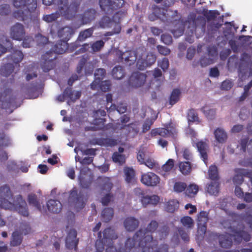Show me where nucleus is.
Wrapping results in <instances>:
<instances>
[{"mask_svg":"<svg viewBox=\"0 0 252 252\" xmlns=\"http://www.w3.org/2000/svg\"><path fill=\"white\" fill-rule=\"evenodd\" d=\"M146 77V75L143 73L133 72L128 79V84L133 88L140 87L145 84Z\"/></svg>","mask_w":252,"mask_h":252,"instance_id":"obj_11","label":"nucleus"},{"mask_svg":"<svg viewBox=\"0 0 252 252\" xmlns=\"http://www.w3.org/2000/svg\"><path fill=\"white\" fill-rule=\"evenodd\" d=\"M159 177L153 172H149L142 174L141 175V183L148 187H155L160 182Z\"/></svg>","mask_w":252,"mask_h":252,"instance_id":"obj_13","label":"nucleus"},{"mask_svg":"<svg viewBox=\"0 0 252 252\" xmlns=\"http://www.w3.org/2000/svg\"><path fill=\"white\" fill-rule=\"evenodd\" d=\"M35 40L38 46H42L47 44L48 42V38L41 34H38L35 36Z\"/></svg>","mask_w":252,"mask_h":252,"instance_id":"obj_57","label":"nucleus"},{"mask_svg":"<svg viewBox=\"0 0 252 252\" xmlns=\"http://www.w3.org/2000/svg\"><path fill=\"white\" fill-rule=\"evenodd\" d=\"M113 22V16L111 19L106 15L103 16L98 22L99 27L103 29L111 27Z\"/></svg>","mask_w":252,"mask_h":252,"instance_id":"obj_43","label":"nucleus"},{"mask_svg":"<svg viewBox=\"0 0 252 252\" xmlns=\"http://www.w3.org/2000/svg\"><path fill=\"white\" fill-rule=\"evenodd\" d=\"M13 4L19 9L13 13V17L19 20H34L38 15L37 0H13Z\"/></svg>","mask_w":252,"mask_h":252,"instance_id":"obj_4","label":"nucleus"},{"mask_svg":"<svg viewBox=\"0 0 252 252\" xmlns=\"http://www.w3.org/2000/svg\"><path fill=\"white\" fill-rule=\"evenodd\" d=\"M25 28L22 24L16 23L10 28V35L14 40H22L25 36Z\"/></svg>","mask_w":252,"mask_h":252,"instance_id":"obj_14","label":"nucleus"},{"mask_svg":"<svg viewBox=\"0 0 252 252\" xmlns=\"http://www.w3.org/2000/svg\"><path fill=\"white\" fill-rule=\"evenodd\" d=\"M248 143L249 144H252V139L249 140L248 137H245L240 140V145L241 146V150L243 152H245L246 151Z\"/></svg>","mask_w":252,"mask_h":252,"instance_id":"obj_59","label":"nucleus"},{"mask_svg":"<svg viewBox=\"0 0 252 252\" xmlns=\"http://www.w3.org/2000/svg\"><path fill=\"white\" fill-rule=\"evenodd\" d=\"M28 200L30 205L35 207L38 210L41 211V205L36 194L33 193L29 194Z\"/></svg>","mask_w":252,"mask_h":252,"instance_id":"obj_40","label":"nucleus"},{"mask_svg":"<svg viewBox=\"0 0 252 252\" xmlns=\"http://www.w3.org/2000/svg\"><path fill=\"white\" fill-rule=\"evenodd\" d=\"M25 228H22L21 232L14 231L12 234V238L10 241V245L13 247L19 246L22 242V234L27 235L31 231V227L29 224L25 226Z\"/></svg>","mask_w":252,"mask_h":252,"instance_id":"obj_18","label":"nucleus"},{"mask_svg":"<svg viewBox=\"0 0 252 252\" xmlns=\"http://www.w3.org/2000/svg\"><path fill=\"white\" fill-rule=\"evenodd\" d=\"M181 92L179 89H174L172 91L169 98V104L172 106L180 99Z\"/></svg>","mask_w":252,"mask_h":252,"instance_id":"obj_37","label":"nucleus"},{"mask_svg":"<svg viewBox=\"0 0 252 252\" xmlns=\"http://www.w3.org/2000/svg\"><path fill=\"white\" fill-rule=\"evenodd\" d=\"M114 210L111 208H105L102 212V220L103 221L108 222L113 217Z\"/></svg>","mask_w":252,"mask_h":252,"instance_id":"obj_42","label":"nucleus"},{"mask_svg":"<svg viewBox=\"0 0 252 252\" xmlns=\"http://www.w3.org/2000/svg\"><path fill=\"white\" fill-rule=\"evenodd\" d=\"M82 0H71L70 4H68V0H42L43 3L46 5H50L53 3L57 4L61 15L68 20L76 16Z\"/></svg>","mask_w":252,"mask_h":252,"instance_id":"obj_5","label":"nucleus"},{"mask_svg":"<svg viewBox=\"0 0 252 252\" xmlns=\"http://www.w3.org/2000/svg\"><path fill=\"white\" fill-rule=\"evenodd\" d=\"M86 201L84 194L81 191L78 192L76 188L74 187L70 191L68 198V204L73 206L77 211L85 207Z\"/></svg>","mask_w":252,"mask_h":252,"instance_id":"obj_6","label":"nucleus"},{"mask_svg":"<svg viewBox=\"0 0 252 252\" xmlns=\"http://www.w3.org/2000/svg\"><path fill=\"white\" fill-rule=\"evenodd\" d=\"M64 94H66V98L68 99L67 103L70 105V103L75 102L76 100L80 97L81 93L80 91H77L74 94V92L72 90V89L67 87L64 90Z\"/></svg>","mask_w":252,"mask_h":252,"instance_id":"obj_28","label":"nucleus"},{"mask_svg":"<svg viewBox=\"0 0 252 252\" xmlns=\"http://www.w3.org/2000/svg\"><path fill=\"white\" fill-rule=\"evenodd\" d=\"M187 184L182 182H176L173 187L174 190L177 193H180L184 191L185 192Z\"/></svg>","mask_w":252,"mask_h":252,"instance_id":"obj_54","label":"nucleus"},{"mask_svg":"<svg viewBox=\"0 0 252 252\" xmlns=\"http://www.w3.org/2000/svg\"><path fill=\"white\" fill-rule=\"evenodd\" d=\"M103 234V237L101 238V232H98V239L95 242L96 252H103L104 249L105 240L107 241V240L108 239L109 242H110L112 239H117L118 238V236L114 230L110 227L105 229Z\"/></svg>","mask_w":252,"mask_h":252,"instance_id":"obj_7","label":"nucleus"},{"mask_svg":"<svg viewBox=\"0 0 252 252\" xmlns=\"http://www.w3.org/2000/svg\"><path fill=\"white\" fill-rule=\"evenodd\" d=\"M196 147L200 154L201 158L206 164L208 160V145L202 140H200L195 143Z\"/></svg>","mask_w":252,"mask_h":252,"instance_id":"obj_22","label":"nucleus"},{"mask_svg":"<svg viewBox=\"0 0 252 252\" xmlns=\"http://www.w3.org/2000/svg\"><path fill=\"white\" fill-rule=\"evenodd\" d=\"M232 237L233 238L234 242L239 245L241 244L243 241L248 242L251 240V234L247 231L244 229L237 230L234 229L232 230Z\"/></svg>","mask_w":252,"mask_h":252,"instance_id":"obj_17","label":"nucleus"},{"mask_svg":"<svg viewBox=\"0 0 252 252\" xmlns=\"http://www.w3.org/2000/svg\"><path fill=\"white\" fill-rule=\"evenodd\" d=\"M151 133L152 136L160 135L161 136L166 137L172 134V132L171 130L167 128H158L152 129L151 131Z\"/></svg>","mask_w":252,"mask_h":252,"instance_id":"obj_31","label":"nucleus"},{"mask_svg":"<svg viewBox=\"0 0 252 252\" xmlns=\"http://www.w3.org/2000/svg\"><path fill=\"white\" fill-rule=\"evenodd\" d=\"M120 129H126L127 131V134L132 133L133 135H136L139 132V128L134 123H130L126 125H123Z\"/></svg>","mask_w":252,"mask_h":252,"instance_id":"obj_44","label":"nucleus"},{"mask_svg":"<svg viewBox=\"0 0 252 252\" xmlns=\"http://www.w3.org/2000/svg\"><path fill=\"white\" fill-rule=\"evenodd\" d=\"M61 15V14L59 9H58V10L55 13L43 16V20L48 23H50L57 20Z\"/></svg>","mask_w":252,"mask_h":252,"instance_id":"obj_51","label":"nucleus"},{"mask_svg":"<svg viewBox=\"0 0 252 252\" xmlns=\"http://www.w3.org/2000/svg\"><path fill=\"white\" fill-rule=\"evenodd\" d=\"M209 213L202 211L197 215V232L201 236H204L207 231V223L209 220Z\"/></svg>","mask_w":252,"mask_h":252,"instance_id":"obj_12","label":"nucleus"},{"mask_svg":"<svg viewBox=\"0 0 252 252\" xmlns=\"http://www.w3.org/2000/svg\"><path fill=\"white\" fill-rule=\"evenodd\" d=\"M74 29L72 27L65 26L59 29L58 31V36L61 40L67 41L74 33Z\"/></svg>","mask_w":252,"mask_h":252,"instance_id":"obj_24","label":"nucleus"},{"mask_svg":"<svg viewBox=\"0 0 252 252\" xmlns=\"http://www.w3.org/2000/svg\"><path fill=\"white\" fill-rule=\"evenodd\" d=\"M206 188L207 191L210 194L217 195L220 190V183L219 181H212Z\"/></svg>","mask_w":252,"mask_h":252,"instance_id":"obj_34","label":"nucleus"},{"mask_svg":"<svg viewBox=\"0 0 252 252\" xmlns=\"http://www.w3.org/2000/svg\"><path fill=\"white\" fill-rule=\"evenodd\" d=\"M126 11L125 10H121L117 11L113 15V21L115 23V25L112 31L115 34H118L121 32V27L120 25V22L121 19L124 18L126 15Z\"/></svg>","mask_w":252,"mask_h":252,"instance_id":"obj_21","label":"nucleus"},{"mask_svg":"<svg viewBox=\"0 0 252 252\" xmlns=\"http://www.w3.org/2000/svg\"><path fill=\"white\" fill-rule=\"evenodd\" d=\"M138 52L127 51L125 53L120 50L116 51V55L117 57L118 62H124L131 65L133 64L137 59L136 67L139 70H144L146 67L151 66L156 61V56L152 53H149L146 55L145 59L142 58L143 55L138 58Z\"/></svg>","mask_w":252,"mask_h":252,"instance_id":"obj_3","label":"nucleus"},{"mask_svg":"<svg viewBox=\"0 0 252 252\" xmlns=\"http://www.w3.org/2000/svg\"><path fill=\"white\" fill-rule=\"evenodd\" d=\"M174 166V160L173 159H169L162 166V169L165 172L170 171Z\"/></svg>","mask_w":252,"mask_h":252,"instance_id":"obj_56","label":"nucleus"},{"mask_svg":"<svg viewBox=\"0 0 252 252\" xmlns=\"http://www.w3.org/2000/svg\"><path fill=\"white\" fill-rule=\"evenodd\" d=\"M10 12V8L9 4H3L0 5V15H7Z\"/></svg>","mask_w":252,"mask_h":252,"instance_id":"obj_64","label":"nucleus"},{"mask_svg":"<svg viewBox=\"0 0 252 252\" xmlns=\"http://www.w3.org/2000/svg\"><path fill=\"white\" fill-rule=\"evenodd\" d=\"M111 86V83L110 80L101 81L96 89L99 88L102 91L106 92L110 90Z\"/></svg>","mask_w":252,"mask_h":252,"instance_id":"obj_55","label":"nucleus"},{"mask_svg":"<svg viewBox=\"0 0 252 252\" xmlns=\"http://www.w3.org/2000/svg\"><path fill=\"white\" fill-rule=\"evenodd\" d=\"M112 75L115 79L120 80L122 79L125 75L124 67L121 66H116L112 69Z\"/></svg>","mask_w":252,"mask_h":252,"instance_id":"obj_36","label":"nucleus"},{"mask_svg":"<svg viewBox=\"0 0 252 252\" xmlns=\"http://www.w3.org/2000/svg\"><path fill=\"white\" fill-rule=\"evenodd\" d=\"M141 230L138 231L133 237L126 241V248L132 252H168V245L163 244L157 248L158 241L152 235H145Z\"/></svg>","mask_w":252,"mask_h":252,"instance_id":"obj_1","label":"nucleus"},{"mask_svg":"<svg viewBox=\"0 0 252 252\" xmlns=\"http://www.w3.org/2000/svg\"><path fill=\"white\" fill-rule=\"evenodd\" d=\"M99 144L106 147H113L117 144L116 139L112 138H102L99 139Z\"/></svg>","mask_w":252,"mask_h":252,"instance_id":"obj_46","label":"nucleus"},{"mask_svg":"<svg viewBox=\"0 0 252 252\" xmlns=\"http://www.w3.org/2000/svg\"><path fill=\"white\" fill-rule=\"evenodd\" d=\"M179 167L180 172L185 175L189 174L191 170L190 162L188 161H182L179 163Z\"/></svg>","mask_w":252,"mask_h":252,"instance_id":"obj_39","label":"nucleus"},{"mask_svg":"<svg viewBox=\"0 0 252 252\" xmlns=\"http://www.w3.org/2000/svg\"><path fill=\"white\" fill-rule=\"evenodd\" d=\"M125 3L124 0H99L101 9L107 14H112L121 8Z\"/></svg>","mask_w":252,"mask_h":252,"instance_id":"obj_9","label":"nucleus"},{"mask_svg":"<svg viewBox=\"0 0 252 252\" xmlns=\"http://www.w3.org/2000/svg\"><path fill=\"white\" fill-rule=\"evenodd\" d=\"M180 221L183 225L186 228H191L193 226V220L190 217H183L181 219Z\"/></svg>","mask_w":252,"mask_h":252,"instance_id":"obj_53","label":"nucleus"},{"mask_svg":"<svg viewBox=\"0 0 252 252\" xmlns=\"http://www.w3.org/2000/svg\"><path fill=\"white\" fill-rule=\"evenodd\" d=\"M11 92V90L9 88L5 89L3 93L0 92V106L2 109H7L10 106L9 101H4L3 99L9 95Z\"/></svg>","mask_w":252,"mask_h":252,"instance_id":"obj_32","label":"nucleus"},{"mask_svg":"<svg viewBox=\"0 0 252 252\" xmlns=\"http://www.w3.org/2000/svg\"><path fill=\"white\" fill-rule=\"evenodd\" d=\"M208 175L212 181H219V177L217 167L216 165H211L208 170Z\"/></svg>","mask_w":252,"mask_h":252,"instance_id":"obj_49","label":"nucleus"},{"mask_svg":"<svg viewBox=\"0 0 252 252\" xmlns=\"http://www.w3.org/2000/svg\"><path fill=\"white\" fill-rule=\"evenodd\" d=\"M178 231L182 239L185 242H189V233L182 227H179Z\"/></svg>","mask_w":252,"mask_h":252,"instance_id":"obj_62","label":"nucleus"},{"mask_svg":"<svg viewBox=\"0 0 252 252\" xmlns=\"http://www.w3.org/2000/svg\"><path fill=\"white\" fill-rule=\"evenodd\" d=\"M232 234H219L214 232L208 233V239L209 241L219 240V245L220 247L225 249L231 248L233 245Z\"/></svg>","mask_w":252,"mask_h":252,"instance_id":"obj_8","label":"nucleus"},{"mask_svg":"<svg viewBox=\"0 0 252 252\" xmlns=\"http://www.w3.org/2000/svg\"><path fill=\"white\" fill-rule=\"evenodd\" d=\"M179 208V202L176 199L169 200L165 205V210L169 213H173Z\"/></svg>","mask_w":252,"mask_h":252,"instance_id":"obj_45","label":"nucleus"},{"mask_svg":"<svg viewBox=\"0 0 252 252\" xmlns=\"http://www.w3.org/2000/svg\"><path fill=\"white\" fill-rule=\"evenodd\" d=\"M233 83L231 80L226 79L221 84V89L222 90H229L233 86Z\"/></svg>","mask_w":252,"mask_h":252,"instance_id":"obj_61","label":"nucleus"},{"mask_svg":"<svg viewBox=\"0 0 252 252\" xmlns=\"http://www.w3.org/2000/svg\"><path fill=\"white\" fill-rule=\"evenodd\" d=\"M158 226V222L156 220H152L151 222L148 225L147 228L143 230L141 229L138 231L141 230L143 233L146 234L145 235H150L148 233H153L155 232Z\"/></svg>","mask_w":252,"mask_h":252,"instance_id":"obj_48","label":"nucleus"},{"mask_svg":"<svg viewBox=\"0 0 252 252\" xmlns=\"http://www.w3.org/2000/svg\"><path fill=\"white\" fill-rule=\"evenodd\" d=\"M57 58L52 51H49L42 56L41 68L45 72H48L55 66L54 60Z\"/></svg>","mask_w":252,"mask_h":252,"instance_id":"obj_10","label":"nucleus"},{"mask_svg":"<svg viewBox=\"0 0 252 252\" xmlns=\"http://www.w3.org/2000/svg\"><path fill=\"white\" fill-rule=\"evenodd\" d=\"M77 231L74 229H71L67 233L65 239V245L68 249L77 250L78 239H77Z\"/></svg>","mask_w":252,"mask_h":252,"instance_id":"obj_20","label":"nucleus"},{"mask_svg":"<svg viewBox=\"0 0 252 252\" xmlns=\"http://www.w3.org/2000/svg\"><path fill=\"white\" fill-rule=\"evenodd\" d=\"M34 39L31 36H27L23 39L22 46L24 48H30L33 43Z\"/></svg>","mask_w":252,"mask_h":252,"instance_id":"obj_60","label":"nucleus"},{"mask_svg":"<svg viewBox=\"0 0 252 252\" xmlns=\"http://www.w3.org/2000/svg\"><path fill=\"white\" fill-rule=\"evenodd\" d=\"M235 175L233 178V181L236 185H240L244 182V177L252 178V172L247 169L236 168L234 170Z\"/></svg>","mask_w":252,"mask_h":252,"instance_id":"obj_15","label":"nucleus"},{"mask_svg":"<svg viewBox=\"0 0 252 252\" xmlns=\"http://www.w3.org/2000/svg\"><path fill=\"white\" fill-rule=\"evenodd\" d=\"M202 110L208 119L213 120L215 119L216 113V110L215 109L204 107L202 108Z\"/></svg>","mask_w":252,"mask_h":252,"instance_id":"obj_52","label":"nucleus"},{"mask_svg":"<svg viewBox=\"0 0 252 252\" xmlns=\"http://www.w3.org/2000/svg\"><path fill=\"white\" fill-rule=\"evenodd\" d=\"M47 207L50 212L57 214L61 212L62 205L57 200L50 199L47 202Z\"/></svg>","mask_w":252,"mask_h":252,"instance_id":"obj_27","label":"nucleus"},{"mask_svg":"<svg viewBox=\"0 0 252 252\" xmlns=\"http://www.w3.org/2000/svg\"><path fill=\"white\" fill-rule=\"evenodd\" d=\"M189 122H200L198 114L194 109H190L188 110L187 116Z\"/></svg>","mask_w":252,"mask_h":252,"instance_id":"obj_47","label":"nucleus"},{"mask_svg":"<svg viewBox=\"0 0 252 252\" xmlns=\"http://www.w3.org/2000/svg\"><path fill=\"white\" fill-rule=\"evenodd\" d=\"M199 190L198 186L194 184H190L187 188L185 190V194L189 197H194Z\"/></svg>","mask_w":252,"mask_h":252,"instance_id":"obj_35","label":"nucleus"},{"mask_svg":"<svg viewBox=\"0 0 252 252\" xmlns=\"http://www.w3.org/2000/svg\"><path fill=\"white\" fill-rule=\"evenodd\" d=\"M97 183L102 192H110L113 187V184L109 177H99L97 179Z\"/></svg>","mask_w":252,"mask_h":252,"instance_id":"obj_23","label":"nucleus"},{"mask_svg":"<svg viewBox=\"0 0 252 252\" xmlns=\"http://www.w3.org/2000/svg\"><path fill=\"white\" fill-rule=\"evenodd\" d=\"M216 140L219 143H224L227 138V135L224 130L221 128H217L214 131Z\"/></svg>","mask_w":252,"mask_h":252,"instance_id":"obj_33","label":"nucleus"},{"mask_svg":"<svg viewBox=\"0 0 252 252\" xmlns=\"http://www.w3.org/2000/svg\"><path fill=\"white\" fill-rule=\"evenodd\" d=\"M6 41L9 42L11 49H12L11 54L7 56L6 58L7 62L12 63L13 64V63H19L24 58V55L22 52L20 50L13 48L12 43L10 42L8 39H6Z\"/></svg>","mask_w":252,"mask_h":252,"instance_id":"obj_19","label":"nucleus"},{"mask_svg":"<svg viewBox=\"0 0 252 252\" xmlns=\"http://www.w3.org/2000/svg\"><path fill=\"white\" fill-rule=\"evenodd\" d=\"M97 14V11L94 8H87L80 14V21L83 25L89 24L95 19Z\"/></svg>","mask_w":252,"mask_h":252,"instance_id":"obj_16","label":"nucleus"},{"mask_svg":"<svg viewBox=\"0 0 252 252\" xmlns=\"http://www.w3.org/2000/svg\"><path fill=\"white\" fill-rule=\"evenodd\" d=\"M112 160L119 165H123L126 162V157L124 155L119 153L118 152H114L112 155Z\"/></svg>","mask_w":252,"mask_h":252,"instance_id":"obj_50","label":"nucleus"},{"mask_svg":"<svg viewBox=\"0 0 252 252\" xmlns=\"http://www.w3.org/2000/svg\"><path fill=\"white\" fill-rule=\"evenodd\" d=\"M68 43L66 41L59 40L53 47L52 51L54 55L63 54L68 48Z\"/></svg>","mask_w":252,"mask_h":252,"instance_id":"obj_26","label":"nucleus"},{"mask_svg":"<svg viewBox=\"0 0 252 252\" xmlns=\"http://www.w3.org/2000/svg\"><path fill=\"white\" fill-rule=\"evenodd\" d=\"M125 181L127 183H133L135 181V172L134 170L129 167L124 168Z\"/></svg>","mask_w":252,"mask_h":252,"instance_id":"obj_30","label":"nucleus"},{"mask_svg":"<svg viewBox=\"0 0 252 252\" xmlns=\"http://www.w3.org/2000/svg\"><path fill=\"white\" fill-rule=\"evenodd\" d=\"M14 65L10 63H7L0 68V74L3 76L7 77L9 76L14 70Z\"/></svg>","mask_w":252,"mask_h":252,"instance_id":"obj_38","label":"nucleus"},{"mask_svg":"<svg viewBox=\"0 0 252 252\" xmlns=\"http://www.w3.org/2000/svg\"><path fill=\"white\" fill-rule=\"evenodd\" d=\"M139 221L133 217L127 218L124 221V226L128 231H133L139 225Z\"/></svg>","mask_w":252,"mask_h":252,"instance_id":"obj_29","label":"nucleus"},{"mask_svg":"<svg viewBox=\"0 0 252 252\" xmlns=\"http://www.w3.org/2000/svg\"><path fill=\"white\" fill-rule=\"evenodd\" d=\"M161 41L166 45H170L173 41L172 37L169 34L164 33L161 36Z\"/></svg>","mask_w":252,"mask_h":252,"instance_id":"obj_63","label":"nucleus"},{"mask_svg":"<svg viewBox=\"0 0 252 252\" xmlns=\"http://www.w3.org/2000/svg\"><path fill=\"white\" fill-rule=\"evenodd\" d=\"M104 46V42L102 40H97L93 43L91 47L93 52L99 51Z\"/></svg>","mask_w":252,"mask_h":252,"instance_id":"obj_58","label":"nucleus"},{"mask_svg":"<svg viewBox=\"0 0 252 252\" xmlns=\"http://www.w3.org/2000/svg\"><path fill=\"white\" fill-rule=\"evenodd\" d=\"M12 198L13 194L8 185L0 187V207L4 209H15L23 217H28L29 212L27 204L22 196H16L11 202L10 200Z\"/></svg>","mask_w":252,"mask_h":252,"instance_id":"obj_2","label":"nucleus"},{"mask_svg":"<svg viewBox=\"0 0 252 252\" xmlns=\"http://www.w3.org/2000/svg\"><path fill=\"white\" fill-rule=\"evenodd\" d=\"M106 70L103 68H98L94 72V80L92 83L91 86L93 90H95L101 81L105 77Z\"/></svg>","mask_w":252,"mask_h":252,"instance_id":"obj_25","label":"nucleus"},{"mask_svg":"<svg viewBox=\"0 0 252 252\" xmlns=\"http://www.w3.org/2000/svg\"><path fill=\"white\" fill-rule=\"evenodd\" d=\"M94 30V27H91L81 31L79 33L78 39L79 41H83L85 40L87 38L90 37L92 36Z\"/></svg>","mask_w":252,"mask_h":252,"instance_id":"obj_41","label":"nucleus"}]
</instances>
